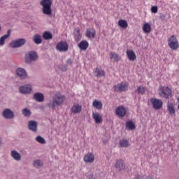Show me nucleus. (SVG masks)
I'll list each match as a JSON object with an SVG mask.
<instances>
[{
  "label": "nucleus",
  "instance_id": "obj_42",
  "mask_svg": "<svg viewBox=\"0 0 179 179\" xmlns=\"http://www.w3.org/2000/svg\"><path fill=\"white\" fill-rule=\"evenodd\" d=\"M145 179H154V178H153V176L150 175L148 176H146V178Z\"/></svg>",
  "mask_w": 179,
  "mask_h": 179
},
{
  "label": "nucleus",
  "instance_id": "obj_11",
  "mask_svg": "<svg viewBox=\"0 0 179 179\" xmlns=\"http://www.w3.org/2000/svg\"><path fill=\"white\" fill-rule=\"evenodd\" d=\"M83 160L85 163H93L94 162V154L88 152L84 156Z\"/></svg>",
  "mask_w": 179,
  "mask_h": 179
},
{
  "label": "nucleus",
  "instance_id": "obj_46",
  "mask_svg": "<svg viewBox=\"0 0 179 179\" xmlns=\"http://www.w3.org/2000/svg\"><path fill=\"white\" fill-rule=\"evenodd\" d=\"M177 101L179 103V96L177 98Z\"/></svg>",
  "mask_w": 179,
  "mask_h": 179
},
{
  "label": "nucleus",
  "instance_id": "obj_1",
  "mask_svg": "<svg viewBox=\"0 0 179 179\" xmlns=\"http://www.w3.org/2000/svg\"><path fill=\"white\" fill-rule=\"evenodd\" d=\"M65 101V96L62 94H55L52 97V101L48 104L50 108L55 110V107L62 106V103Z\"/></svg>",
  "mask_w": 179,
  "mask_h": 179
},
{
  "label": "nucleus",
  "instance_id": "obj_19",
  "mask_svg": "<svg viewBox=\"0 0 179 179\" xmlns=\"http://www.w3.org/2000/svg\"><path fill=\"white\" fill-rule=\"evenodd\" d=\"M16 74L17 76L20 78V79H25L27 76V73H26V70L22 68H18L16 70Z\"/></svg>",
  "mask_w": 179,
  "mask_h": 179
},
{
  "label": "nucleus",
  "instance_id": "obj_32",
  "mask_svg": "<svg viewBox=\"0 0 179 179\" xmlns=\"http://www.w3.org/2000/svg\"><path fill=\"white\" fill-rule=\"evenodd\" d=\"M9 36H10V30L8 31L7 34L3 35L0 38V45H3V44H5V40L9 38Z\"/></svg>",
  "mask_w": 179,
  "mask_h": 179
},
{
  "label": "nucleus",
  "instance_id": "obj_8",
  "mask_svg": "<svg viewBox=\"0 0 179 179\" xmlns=\"http://www.w3.org/2000/svg\"><path fill=\"white\" fill-rule=\"evenodd\" d=\"M69 48V46L68 45V43L65 41H61L59 43H57L56 46V49L59 51V52H65L68 51Z\"/></svg>",
  "mask_w": 179,
  "mask_h": 179
},
{
  "label": "nucleus",
  "instance_id": "obj_27",
  "mask_svg": "<svg viewBox=\"0 0 179 179\" xmlns=\"http://www.w3.org/2000/svg\"><path fill=\"white\" fill-rule=\"evenodd\" d=\"M34 99L39 103H43L44 101V95L41 93H36L34 94Z\"/></svg>",
  "mask_w": 179,
  "mask_h": 179
},
{
  "label": "nucleus",
  "instance_id": "obj_16",
  "mask_svg": "<svg viewBox=\"0 0 179 179\" xmlns=\"http://www.w3.org/2000/svg\"><path fill=\"white\" fill-rule=\"evenodd\" d=\"M127 114V109L124 108V106H119L116 109V115H118V117H125V115Z\"/></svg>",
  "mask_w": 179,
  "mask_h": 179
},
{
  "label": "nucleus",
  "instance_id": "obj_13",
  "mask_svg": "<svg viewBox=\"0 0 179 179\" xmlns=\"http://www.w3.org/2000/svg\"><path fill=\"white\" fill-rule=\"evenodd\" d=\"M85 36L88 38H94L96 37V29L94 28L87 29L85 31Z\"/></svg>",
  "mask_w": 179,
  "mask_h": 179
},
{
  "label": "nucleus",
  "instance_id": "obj_15",
  "mask_svg": "<svg viewBox=\"0 0 179 179\" xmlns=\"http://www.w3.org/2000/svg\"><path fill=\"white\" fill-rule=\"evenodd\" d=\"M92 118L96 124H101L103 122V116L99 113H92Z\"/></svg>",
  "mask_w": 179,
  "mask_h": 179
},
{
  "label": "nucleus",
  "instance_id": "obj_6",
  "mask_svg": "<svg viewBox=\"0 0 179 179\" xmlns=\"http://www.w3.org/2000/svg\"><path fill=\"white\" fill-rule=\"evenodd\" d=\"M114 92H119L120 93L122 92H127L128 90V84L125 82H122L113 87Z\"/></svg>",
  "mask_w": 179,
  "mask_h": 179
},
{
  "label": "nucleus",
  "instance_id": "obj_12",
  "mask_svg": "<svg viewBox=\"0 0 179 179\" xmlns=\"http://www.w3.org/2000/svg\"><path fill=\"white\" fill-rule=\"evenodd\" d=\"M19 91L20 93H22L23 94H27L28 93H30V92H31V85H27L20 87Z\"/></svg>",
  "mask_w": 179,
  "mask_h": 179
},
{
  "label": "nucleus",
  "instance_id": "obj_41",
  "mask_svg": "<svg viewBox=\"0 0 179 179\" xmlns=\"http://www.w3.org/2000/svg\"><path fill=\"white\" fill-rule=\"evenodd\" d=\"M60 69H61V71H62V72H65V71H66V66H64L63 67H60Z\"/></svg>",
  "mask_w": 179,
  "mask_h": 179
},
{
  "label": "nucleus",
  "instance_id": "obj_28",
  "mask_svg": "<svg viewBox=\"0 0 179 179\" xmlns=\"http://www.w3.org/2000/svg\"><path fill=\"white\" fill-rule=\"evenodd\" d=\"M126 127L129 131H133V129H135L136 127L135 126V123L134 122L129 120L126 122Z\"/></svg>",
  "mask_w": 179,
  "mask_h": 179
},
{
  "label": "nucleus",
  "instance_id": "obj_21",
  "mask_svg": "<svg viewBox=\"0 0 179 179\" xmlns=\"http://www.w3.org/2000/svg\"><path fill=\"white\" fill-rule=\"evenodd\" d=\"M78 47L83 51H86L89 48V42L87 41H82L78 43Z\"/></svg>",
  "mask_w": 179,
  "mask_h": 179
},
{
  "label": "nucleus",
  "instance_id": "obj_31",
  "mask_svg": "<svg viewBox=\"0 0 179 179\" xmlns=\"http://www.w3.org/2000/svg\"><path fill=\"white\" fill-rule=\"evenodd\" d=\"M33 41L35 44H41L43 43V39H41V36L36 34L33 37Z\"/></svg>",
  "mask_w": 179,
  "mask_h": 179
},
{
  "label": "nucleus",
  "instance_id": "obj_4",
  "mask_svg": "<svg viewBox=\"0 0 179 179\" xmlns=\"http://www.w3.org/2000/svg\"><path fill=\"white\" fill-rule=\"evenodd\" d=\"M168 44L171 50H176L179 48L178 40L174 35L168 38Z\"/></svg>",
  "mask_w": 179,
  "mask_h": 179
},
{
  "label": "nucleus",
  "instance_id": "obj_10",
  "mask_svg": "<svg viewBox=\"0 0 179 179\" xmlns=\"http://www.w3.org/2000/svg\"><path fill=\"white\" fill-rule=\"evenodd\" d=\"M115 167L118 170V171H122L125 170V162L121 159H117Z\"/></svg>",
  "mask_w": 179,
  "mask_h": 179
},
{
  "label": "nucleus",
  "instance_id": "obj_39",
  "mask_svg": "<svg viewBox=\"0 0 179 179\" xmlns=\"http://www.w3.org/2000/svg\"><path fill=\"white\" fill-rule=\"evenodd\" d=\"M34 167H41L43 166V163L40 160L34 161Z\"/></svg>",
  "mask_w": 179,
  "mask_h": 179
},
{
  "label": "nucleus",
  "instance_id": "obj_24",
  "mask_svg": "<svg viewBox=\"0 0 179 179\" xmlns=\"http://www.w3.org/2000/svg\"><path fill=\"white\" fill-rule=\"evenodd\" d=\"M74 39L75 41L77 43H79L80 40L82 39V34H80V29H76L74 30Z\"/></svg>",
  "mask_w": 179,
  "mask_h": 179
},
{
  "label": "nucleus",
  "instance_id": "obj_7",
  "mask_svg": "<svg viewBox=\"0 0 179 179\" xmlns=\"http://www.w3.org/2000/svg\"><path fill=\"white\" fill-rule=\"evenodd\" d=\"M26 44V39L20 38L15 41H13L10 43V47L11 48H19V47H22V45H24Z\"/></svg>",
  "mask_w": 179,
  "mask_h": 179
},
{
  "label": "nucleus",
  "instance_id": "obj_47",
  "mask_svg": "<svg viewBox=\"0 0 179 179\" xmlns=\"http://www.w3.org/2000/svg\"><path fill=\"white\" fill-rule=\"evenodd\" d=\"M0 145H2V140L0 139Z\"/></svg>",
  "mask_w": 179,
  "mask_h": 179
},
{
  "label": "nucleus",
  "instance_id": "obj_36",
  "mask_svg": "<svg viewBox=\"0 0 179 179\" xmlns=\"http://www.w3.org/2000/svg\"><path fill=\"white\" fill-rule=\"evenodd\" d=\"M145 90H146V87L140 86L137 88V93L138 94L143 95L145 94Z\"/></svg>",
  "mask_w": 179,
  "mask_h": 179
},
{
  "label": "nucleus",
  "instance_id": "obj_14",
  "mask_svg": "<svg viewBox=\"0 0 179 179\" xmlns=\"http://www.w3.org/2000/svg\"><path fill=\"white\" fill-rule=\"evenodd\" d=\"M71 111L72 114H79L82 111V105L75 103L71 107Z\"/></svg>",
  "mask_w": 179,
  "mask_h": 179
},
{
  "label": "nucleus",
  "instance_id": "obj_2",
  "mask_svg": "<svg viewBox=\"0 0 179 179\" xmlns=\"http://www.w3.org/2000/svg\"><path fill=\"white\" fill-rule=\"evenodd\" d=\"M40 5L43 7L42 12L44 15L50 16L52 13L51 9V5H52V1L51 0H42L40 2Z\"/></svg>",
  "mask_w": 179,
  "mask_h": 179
},
{
  "label": "nucleus",
  "instance_id": "obj_40",
  "mask_svg": "<svg viewBox=\"0 0 179 179\" xmlns=\"http://www.w3.org/2000/svg\"><path fill=\"white\" fill-rule=\"evenodd\" d=\"M157 6H154L151 8V12H152V13H157Z\"/></svg>",
  "mask_w": 179,
  "mask_h": 179
},
{
  "label": "nucleus",
  "instance_id": "obj_37",
  "mask_svg": "<svg viewBox=\"0 0 179 179\" xmlns=\"http://www.w3.org/2000/svg\"><path fill=\"white\" fill-rule=\"evenodd\" d=\"M36 141H37L38 143H41L42 145L45 143V140L44 139V138L41 137V136H38L36 138Z\"/></svg>",
  "mask_w": 179,
  "mask_h": 179
},
{
  "label": "nucleus",
  "instance_id": "obj_20",
  "mask_svg": "<svg viewBox=\"0 0 179 179\" xmlns=\"http://www.w3.org/2000/svg\"><path fill=\"white\" fill-rule=\"evenodd\" d=\"M28 128L32 132H37V122L31 120L28 122Z\"/></svg>",
  "mask_w": 179,
  "mask_h": 179
},
{
  "label": "nucleus",
  "instance_id": "obj_17",
  "mask_svg": "<svg viewBox=\"0 0 179 179\" xmlns=\"http://www.w3.org/2000/svg\"><path fill=\"white\" fill-rule=\"evenodd\" d=\"M126 55L129 61H135L136 59V54L133 50H127Z\"/></svg>",
  "mask_w": 179,
  "mask_h": 179
},
{
  "label": "nucleus",
  "instance_id": "obj_43",
  "mask_svg": "<svg viewBox=\"0 0 179 179\" xmlns=\"http://www.w3.org/2000/svg\"><path fill=\"white\" fill-rule=\"evenodd\" d=\"M89 179H96L94 178V177L93 176V175H91L88 177Z\"/></svg>",
  "mask_w": 179,
  "mask_h": 179
},
{
  "label": "nucleus",
  "instance_id": "obj_38",
  "mask_svg": "<svg viewBox=\"0 0 179 179\" xmlns=\"http://www.w3.org/2000/svg\"><path fill=\"white\" fill-rule=\"evenodd\" d=\"M22 114L25 117H30L31 112H30V110L25 108V109L22 110Z\"/></svg>",
  "mask_w": 179,
  "mask_h": 179
},
{
  "label": "nucleus",
  "instance_id": "obj_29",
  "mask_svg": "<svg viewBox=\"0 0 179 179\" xmlns=\"http://www.w3.org/2000/svg\"><path fill=\"white\" fill-rule=\"evenodd\" d=\"M95 72L96 73V78H101V76H106V71L100 68H96Z\"/></svg>",
  "mask_w": 179,
  "mask_h": 179
},
{
  "label": "nucleus",
  "instance_id": "obj_34",
  "mask_svg": "<svg viewBox=\"0 0 179 179\" xmlns=\"http://www.w3.org/2000/svg\"><path fill=\"white\" fill-rule=\"evenodd\" d=\"M118 26L122 29H127L128 27V22L125 20H120L118 21Z\"/></svg>",
  "mask_w": 179,
  "mask_h": 179
},
{
  "label": "nucleus",
  "instance_id": "obj_25",
  "mask_svg": "<svg viewBox=\"0 0 179 179\" xmlns=\"http://www.w3.org/2000/svg\"><path fill=\"white\" fill-rule=\"evenodd\" d=\"M92 106L96 110H101L103 108V103H101V101L95 99L92 103Z\"/></svg>",
  "mask_w": 179,
  "mask_h": 179
},
{
  "label": "nucleus",
  "instance_id": "obj_45",
  "mask_svg": "<svg viewBox=\"0 0 179 179\" xmlns=\"http://www.w3.org/2000/svg\"><path fill=\"white\" fill-rule=\"evenodd\" d=\"M164 17H166L164 15L161 16V19H164Z\"/></svg>",
  "mask_w": 179,
  "mask_h": 179
},
{
  "label": "nucleus",
  "instance_id": "obj_9",
  "mask_svg": "<svg viewBox=\"0 0 179 179\" xmlns=\"http://www.w3.org/2000/svg\"><path fill=\"white\" fill-rule=\"evenodd\" d=\"M38 58L37 53L34 51H31L28 53V55L25 57V62L30 64L31 61H36Z\"/></svg>",
  "mask_w": 179,
  "mask_h": 179
},
{
  "label": "nucleus",
  "instance_id": "obj_30",
  "mask_svg": "<svg viewBox=\"0 0 179 179\" xmlns=\"http://www.w3.org/2000/svg\"><path fill=\"white\" fill-rule=\"evenodd\" d=\"M11 156L14 160H17V162L22 159L20 154H19L16 150L11 151Z\"/></svg>",
  "mask_w": 179,
  "mask_h": 179
},
{
  "label": "nucleus",
  "instance_id": "obj_5",
  "mask_svg": "<svg viewBox=\"0 0 179 179\" xmlns=\"http://www.w3.org/2000/svg\"><path fill=\"white\" fill-rule=\"evenodd\" d=\"M150 101L154 110H160L163 108V101L157 98H151Z\"/></svg>",
  "mask_w": 179,
  "mask_h": 179
},
{
  "label": "nucleus",
  "instance_id": "obj_44",
  "mask_svg": "<svg viewBox=\"0 0 179 179\" xmlns=\"http://www.w3.org/2000/svg\"><path fill=\"white\" fill-rule=\"evenodd\" d=\"M136 179H142V178H141V176L138 175L136 176Z\"/></svg>",
  "mask_w": 179,
  "mask_h": 179
},
{
  "label": "nucleus",
  "instance_id": "obj_3",
  "mask_svg": "<svg viewBox=\"0 0 179 179\" xmlns=\"http://www.w3.org/2000/svg\"><path fill=\"white\" fill-rule=\"evenodd\" d=\"M172 91L169 87H160L159 89V96L162 99H170L171 97Z\"/></svg>",
  "mask_w": 179,
  "mask_h": 179
},
{
  "label": "nucleus",
  "instance_id": "obj_22",
  "mask_svg": "<svg viewBox=\"0 0 179 179\" xmlns=\"http://www.w3.org/2000/svg\"><path fill=\"white\" fill-rule=\"evenodd\" d=\"M109 57L110 59H113L115 62H119V61H121V56L114 52H110L109 54Z\"/></svg>",
  "mask_w": 179,
  "mask_h": 179
},
{
  "label": "nucleus",
  "instance_id": "obj_26",
  "mask_svg": "<svg viewBox=\"0 0 179 179\" xmlns=\"http://www.w3.org/2000/svg\"><path fill=\"white\" fill-rule=\"evenodd\" d=\"M3 116L4 118H13V112H12L10 109H6L3 112Z\"/></svg>",
  "mask_w": 179,
  "mask_h": 179
},
{
  "label": "nucleus",
  "instance_id": "obj_35",
  "mask_svg": "<svg viewBox=\"0 0 179 179\" xmlns=\"http://www.w3.org/2000/svg\"><path fill=\"white\" fill-rule=\"evenodd\" d=\"M44 40H52V34L49 31H45L43 34Z\"/></svg>",
  "mask_w": 179,
  "mask_h": 179
},
{
  "label": "nucleus",
  "instance_id": "obj_18",
  "mask_svg": "<svg viewBox=\"0 0 179 179\" xmlns=\"http://www.w3.org/2000/svg\"><path fill=\"white\" fill-rule=\"evenodd\" d=\"M166 107L170 115L176 117V107H174V104L169 102Z\"/></svg>",
  "mask_w": 179,
  "mask_h": 179
},
{
  "label": "nucleus",
  "instance_id": "obj_23",
  "mask_svg": "<svg viewBox=\"0 0 179 179\" xmlns=\"http://www.w3.org/2000/svg\"><path fill=\"white\" fill-rule=\"evenodd\" d=\"M143 31L145 33V34H149L150 31H152V25L150 23L145 22L143 25Z\"/></svg>",
  "mask_w": 179,
  "mask_h": 179
},
{
  "label": "nucleus",
  "instance_id": "obj_33",
  "mask_svg": "<svg viewBox=\"0 0 179 179\" xmlns=\"http://www.w3.org/2000/svg\"><path fill=\"white\" fill-rule=\"evenodd\" d=\"M119 145L120 148H128L129 146V141L127 139H122L120 141Z\"/></svg>",
  "mask_w": 179,
  "mask_h": 179
}]
</instances>
